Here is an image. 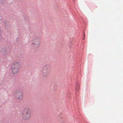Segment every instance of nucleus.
Listing matches in <instances>:
<instances>
[{
    "instance_id": "nucleus-1",
    "label": "nucleus",
    "mask_w": 123,
    "mask_h": 123,
    "mask_svg": "<svg viewBox=\"0 0 123 123\" xmlns=\"http://www.w3.org/2000/svg\"><path fill=\"white\" fill-rule=\"evenodd\" d=\"M32 115L31 110L28 108H25L22 112L21 117L23 119L26 120L30 119Z\"/></svg>"
},
{
    "instance_id": "nucleus-2",
    "label": "nucleus",
    "mask_w": 123,
    "mask_h": 123,
    "mask_svg": "<svg viewBox=\"0 0 123 123\" xmlns=\"http://www.w3.org/2000/svg\"><path fill=\"white\" fill-rule=\"evenodd\" d=\"M50 66L48 65H44L42 68L40 74L42 77L46 78L49 75Z\"/></svg>"
},
{
    "instance_id": "nucleus-3",
    "label": "nucleus",
    "mask_w": 123,
    "mask_h": 123,
    "mask_svg": "<svg viewBox=\"0 0 123 123\" xmlns=\"http://www.w3.org/2000/svg\"><path fill=\"white\" fill-rule=\"evenodd\" d=\"M13 95L14 97L18 100H22L24 97L22 92L20 90L18 89L15 91Z\"/></svg>"
},
{
    "instance_id": "nucleus-4",
    "label": "nucleus",
    "mask_w": 123,
    "mask_h": 123,
    "mask_svg": "<svg viewBox=\"0 0 123 123\" xmlns=\"http://www.w3.org/2000/svg\"><path fill=\"white\" fill-rule=\"evenodd\" d=\"M41 42V39L38 38L33 39L31 42V45L35 48H37L39 46Z\"/></svg>"
},
{
    "instance_id": "nucleus-5",
    "label": "nucleus",
    "mask_w": 123,
    "mask_h": 123,
    "mask_svg": "<svg viewBox=\"0 0 123 123\" xmlns=\"http://www.w3.org/2000/svg\"><path fill=\"white\" fill-rule=\"evenodd\" d=\"M11 67L20 68V66L19 63L18 62H14L12 63Z\"/></svg>"
},
{
    "instance_id": "nucleus-6",
    "label": "nucleus",
    "mask_w": 123,
    "mask_h": 123,
    "mask_svg": "<svg viewBox=\"0 0 123 123\" xmlns=\"http://www.w3.org/2000/svg\"><path fill=\"white\" fill-rule=\"evenodd\" d=\"M19 69L18 68L11 67V69L12 73L14 74H17L19 72Z\"/></svg>"
},
{
    "instance_id": "nucleus-7",
    "label": "nucleus",
    "mask_w": 123,
    "mask_h": 123,
    "mask_svg": "<svg viewBox=\"0 0 123 123\" xmlns=\"http://www.w3.org/2000/svg\"><path fill=\"white\" fill-rule=\"evenodd\" d=\"M2 32V31L1 29L0 28V37L1 36Z\"/></svg>"
}]
</instances>
